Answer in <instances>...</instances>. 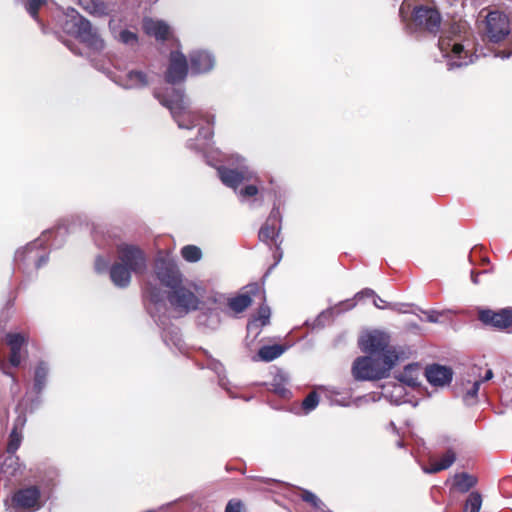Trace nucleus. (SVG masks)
<instances>
[{"label": "nucleus", "mask_w": 512, "mask_h": 512, "mask_svg": "<svg viewBox=\"0 0 512 512\" xmlns=\"http://www.w3.org/2000/svg\"><path fill=\"white\" fill-rule=\"evenodd\" d=\"M117 261L127 266L135 275H143L147 270V257L145 252L132 244L117 246Z\"/></svg>", "instance_id": "nucleus-6"}, {"label": "nucleus", "mask_w": 512, "mask_h": 512, "mask_svg": "<svg viewBox=\"0 0 512 512\" xmlns=\"http://www.w3.org/2000/svg\"><path fill=\"white\" fill-rule=\"evenodd\" d=\"M466 64H467V62H456L455 61V62L451 63V66L460 67V66L466 65Z\"/></svg>", "instance_id": "nucleus-50"}, {"label": "nucleus", "mask_w": 512, "mask_h": 512, "mask_svg": "<svg viewBox=\"0 0 512 512\" xmlns=\"http://www.w3.org/2000/svg\"><path fill=\"white\" fill-rule=\"evenodd\" d=\"M456 455L452 450L446 451L442 457L436 461L431 463L428 472L437 473L442 470L448 469L455 461Z\"/></svg>", "instance_id": "nucleus-28"}, {"label": "nucleus", "mask_w": 512, "mask_h": 512, "mask_svg": "<svg viewBox=\"0 0 512 512\" xmlns=\"http://www.w3.org/2000/svg\"><path fill=\"white\" fill-rule=\"evenodd\" d=\"M281 213L279 207L274 206L264 225L261 227L258 237L269 245L274 244L279 249L278 236L281 228Z\"/></svg>", "instance_id": "nucleus-14"}, {"label": "nucleus", "mask_w": 512, "mask_h": 512, "mask_svg": "<svg viewBox=\"0 0 512 512\" xmlns=\"http://www.w3.org/2000/svg\"><path fill=\"white\" fill-rule=\"evenodd\" d=\"M512 55V50H501L496 53V56H500L502 58H508Z\"/></svg>", "instance_id": "nucleus-46"}, {"label": "nucleus", "mask_w": 512, "mask_h": 512, "mask_svg": "<svg viewBox=\"0 0 512 512\" xmlns=\"http://www.w3.org/2000/svg\"><path fill=\"white\" fill-rule=\"evenodd\" d=\"M6 343L10 348L9 363L18 367L21 364V349L27 343V338L21 333H7Z\"/></svg>", "instance_id": "nucleus-19"}, {"label": "nucleus", "mask_w": 512, "mask_h": 512, "mask_svg": "<svg viewBox=\"0 0 512 512\" xmlns=\"http://www.w3.org/2000/svg\"><path fill=\"white\" fill-rule=\"evenodd\" d=\"M300 498L302 501L312 506L317 512L324 511V508H326V505L313 492L309 490H301Z\"/></svg>", "instance_id": "nucleus-31"}, {"label": "nucleus", "mask_w": 512, "mask_h": 512, "mask_svg": "<svg viewBox=\"0 0 512 512\" xmlns=\"http://www.w3.org/2000/svg\"><path fill=\"white\" fill-rule=\"evenodd\" d=\"M479 274H480V272H475L474 270L471 271V280L474 284L479 283V280H478Z\"/></svg>", "instance_id": "nucleus-47"}, {"label": "nucleus", "mask_w": 512, "mask_h": 512, "mask_svg": "<svg viewBox=\"0 0 512 512\" xmlns=\"http://www.w3.org/2000/svg\"><path fill=\"white\" fill-rule=\"evenodd\" d=\"M167 300L171 308L180 316L187 315L199 308L200 300L196 294L184 286L179 284L176 288H172L167 292Z\"/></svg>", "instance_id": "nucleus-4"}, {"label": "nucleus", "mask_w": 512, "mask_h": 512, "mask_svg": "<svg viewBox=\"0 0 512 512\" xmlns=\"http://www.w3.org/2000/svg\"><path fill=\"white\" fill-rule=\"evenodd\" d=\"M244 291L228 300V307L235 313H242L253 302L255 297L265 301L264 289L258 283H251L244 287Z\"/></svg>", "instance_id": "nucleus-11"}, {"label": "nucleus", "mask_w": 512, "mask_h": 512, "mask_svg": "<svg viewBox=\"0 0 512 512\" xmlns=\"http://www.w3.org/2000/svg\"><path fill=\"white\" fill-rule=\"evenodd\" d=\"M376 294L374 292V290L370 289V288H365L363 289L362 291H360L359 293L356 294V298H363V297H375Z\"/></svg>", "instance_id": "nucleus-42"}, {"label": "nucleus", "mask_w": 512, "mask_h": 512, "mask_svg": "<svg viewBox=\"0 0 512 512\" xmlns=\"http://www.w3.org/2000/svg\"><path fill=\"white\" fill-rule=\"evenodd\" d=\"M149 299L152 303L157 304L163 300V295L160 289L156 286H150L148 288Z\"/></svg>", "instance_id": "nucleus-38"}, {"label": "nucleus", "mask_w": 512, "mask_h": 512, "mask_svg": "<svg viewBox=\"0 0 512 512\" xmlns=\"http://www.w3.org/2000/svg\"><path fill=\"white\" fill-rule=\"evenodd\" d=\"M242 510L243 503L239 499H231L225 507V512H242Z\"/></svg>", "instance_id": "nucleus-40"}, {"label": "nucleus", "mask_w": 512, "mask_h": 512, "mask_svg": "<svg viewBox=\"0 0 512 512\" xmlns=\"http://www.w3.org/2000/svg\"><path fill=\"white\" fill-rule=\"evenodd\" d=\"M48 365L44 361H40L34 372V391L36 393H41V391L44 389L47 381L48 376Z\"/></svg>", "instance_id": "nucleus-25"}, {"label": "nucleus", "mask_w": 512, "mask_h": 512, "mask_svg": "<svg viewBox=\"0 0 512 512\" xmlns=\"http://www.w3.org/2000/svg\"><path fill=\"white\" fill-rule=\"evenodd\" d=\"M481 381H475L470 390L467 391V396L476 397L480 388Z\"/></svg>", "instance_id": "nucleus-43"}, {"label": "nucleus", "mask_w": 512, "mask_h": 512, "mask_svg": "<svg viewBox=\"0 0 512 512\" xmlns=\"http://www.w3.org/2000/svg\"><path fill=\"white\" fill-rule=\"evenodd\" d=\"M270 314H271L270 308L267 305H265V304L260 305V307L258 309L257 320L260 321L261 326H265L269 323Z\"/></svg>", "instance_id": "nucleus-36"}, {"label": "nucleus", "mask_w": 512, "mask_h": 512, "mask_svg": "<svg viewBox=\"0 0 512 512\" xmlns=\"http://www.w3.org/2000/svg\"><path fill=\"white\" fill-rule=\"evenodd\" d=\"M84 11L92 16L102 17L108 15V6L103 0H74Z\"/></svg>", "instance_id": "nucleus-22"}, {"label": "nucleus", "mask_w": 512, "mask_h": 512, "mask_svg": "<svg viewBox=\"0 0 512 512\" xmlns=\"http://www.w3.org/2000/svg\"><path fill=\"white\" fill-rule=\"evenodd\" d=\"M33 252L32 246H27L24 248L22 252H18V256H23V258H30V254Z\"/></svg>", "instance_id": "nucleus-45"}, {"label": "nucleus", "mask_w": 512, "mask_h": 512, "mask_svg": "<svg viewBox=\"0 0 512 512\" xmlns=\"http://www.w3.org/2000/svg\"><path fill=\"white\" fill-rule=\"evenodd\" d=\"M492 377H493V372H492V370H491V369H489V370H487V371H486L485 376H484V378L481 380V382H482V381H488V380L492 379Z\"/></svg>", "instance_id": "nucleus-48"}, {"label": "nucleus", "mask_w": 512, "mask_h": 512, "mask_svg": "<svg viewBox=\"0 0 512 512\" xmlns=\"http://www.w3.org/2000/svg\"><path fill=\"white\" fill-rule=\"evenodd\" d=\"M374 305L379 308V309H385L388 307L387 305V302L383 299H381L379 296H375L374 297V301H373Z\"/></svg>", "instance_id": "nucleus-44"}, {"label": "nucleus", "mask_w": 512, "mask_h": 512, "mask_svg": "<svg viewBox=\"0 0 512 512\" xmlns=\"http://www.w3.org/2000/svg\"><path fill=\"white\" fill-rule=\"evenodd\" d=\"M181 255L187 262H197L202 257V251L195 245H186L181 249Z\"/></svg>", "instance_id": "nucleus-32"}, {"label": "nucleus", "mask_w": 512, "mask_h": 512, "mask_svg": "<svg viewBox=\"0 0 512 512\" xmlns=\"http://www.w3.org/2000/svg\"><path fill=\"white\" fill-rule=\"evenodd\" d=\"M75 28L78 38L82 43L86 44L93 50H103L105 46L104 41L94 30L91 22L87 18L80 16L75 23Z\"/></svg>", "instance_id": "nucleus-15"}, {"label": "nucleus", "mask_w": 512, "mask_h": 512, "mask_svg": "<svg viewBox=\"0 0 512 512\" xmlns=\"http://www.w3.org/2000/svg\"><path fill=\"white\" fill-rule=\"evenodd\" d=\"M132 271L118 261L114 262L110 267V279L113 284L119 288H126L131 283Z\"/></svg>", "instance_id": "nucleus-20"}, {"label": "nucleus", "mask_w": 512, "mask_h": 512, "mask_svg": "<svg viewBox=\"0 0 512 512\" xmlns=\"http://www.w3.org/2000/svg\"><path fill=\"white\" fill-rule=\"evenodd\" d=\"M477 483V479L468 474V473H465V472H462V473H458L454 476V487L462 492V493H466L468 492L471 488H473Z\"/></svg>", "instance_id": "nucleus-26"}, {"label": "nucleus", "mask_w": 512, "mask_h": 512, "mask_svg": "<svg viewBox=\"0 0 512 512\" xmlns=\"http://www.w3.org/2000/svg\"><path fill=\"white\" fill-rule=\"evenodd\" d=\"M22 442V431L12 429L8 438L6 451L8 454H14Z\"/></svg>", "instance_id": "nucleus-33"}, {"label": "nucleus", "mask_w": 512, "mask_h": 512, "mask_svg": "<svg viewBox=\"0 0 512 512\" xmlns=\"http://www.w3.org/2000/svg\"><path fill=\"white\" fill-rule=\"evenodd\" d=\"M478 319L486 326L505 330L512 327V308H504L497 312L491 309H481L478 312Z\"/></svg>", "instance_id": "nucleus-13"}, {"label": "nucleus", "mask_w": 512, "mask_h": 512, "mask_svg": "<svg viewBox=\"0 0 512 512\" xmlns=\"http://www.w3.org/2000/svg\"><path fill=\"white\" fill-rule=\"evenodd\" d=\"M47 0H27L26 10L36 21H39V10L46 5Z\"/></svg>", "instance_id": "nucleus-34"}, {"label": "nucleus", "mask_w": 512, "mask_h": 512, "mask_svg": "<svg viewBox=\"0 0 512 512\" xmlns=\"http://www.w3.org/2000/svg\"><path fill=\"white\" fill-rule=\"evenodd\" d=\"M419 374L420 365L414 363L406 365L404 369L395 376V378L407 386L416 387L419 385Z\"/></svg>", "instance_id": "nucleus-21"}, {"label": "nucleus", "mask_w": 512, "mask_h": 512, "mask_svg": "<svg viewBox=\"0 0 512 512\" xmlns=\"http://www.w3.org/2000/svg\"><path fill=\"white\" fill-rule=\"evenodd\" d=\"M154 97L160 104L169 109L172 117L180 128L192 129L196 125L197 114L189 110L183 91L172 89L171 95L166 96L155 91Z\"/></svg>", "instance_id": "nucleus-2"}, {"label": "nucleus", "mask_w": 512, "mask_h": 512, "mask_svg": "<svg viewBox=\"0 0 512 512\" xmlns=\"http://www.w3.org/2000/svg\"><path fill=\"white\" fill-rule=\"evenodd\" d=\"M47 261V257L41 256L38 258L36 267L39 268L43 263Z\"/></svg>", "instance_id": "nucleus-49"}, {"label": "nucleus", "mask_w": 512, "mask_h": 512, "mask_svg": "<svg viewBox=\"0 0 512 512\" xmlns=\"http://www.w3.org/2000/svg\"><path fill=\"white\" fill-rule=\"evenodd\" d=\"M199 134H200V135H201V134H204V135H205L204 128H201V129L199 130Z\"/></svg>", "instance_id": "nucleus-55"}, {"label": "nucleus", "mask_w": 512, "mask_h": 512, "mask_svg": "<svg viewBox=\"0 0 512 512\" xmlns=\"http://www.w3.org/2000/svg\"><path fill=\"white\" fill-rule=\"evenodd\" d=\"M153 271L155 278L168 290L183 283V275L178 265L169 257H157Z\"/></svg>", "instance_id": "nucleus-5"}, {"label": "nucleus", "mask_w": 512, "mask_h": 512, "mask_svg": "<svg viewBox=\"0 0 512 512\" xmlns=\"http://www.w3.org/2000/svg\"><path fill=\"white\" fill-rule=\"evenodd\" d=\"M425 375L431 385L444 386L451 382L453 371L449 367L433 364L426 368Z\"/></svg>", "instance_id": "nucleus-18"}, {"label": "nucleus", "mask_w": 512, "mask_h": 512, "mask_svg": "<svg viewBox=\"0 0 512 512\" xmlns=\"http://www.w3.org/2000/svg\"><path fill=\"white\" fill-rule=\"evenodd\" d=\"M217 172L223 184L233 189H237L243 183L260 182L256 173L248 167L232 169L222 166Z\"/></svg>", "instance_id": "nucleus-9"}, {"label": "nucleus", "mask_w": 512, "mask_h": 512, "mask_svg": "<svg viewBox=\"0 0 512 512\" xmlns=\"http://www.w3.org/2000/svg\"><path fill=\"white\" fill-rule=\"evenodd\" d=\"M41 492L37 486H29L17 490L12 497L14 508L36 511L41 507Z\"/></svg>", "instance_id": "nucleus-12"}, {"label": "nucleus", "mask_w": 512, "mask_h": 512, "mask_svg": "<svg viewBox=\"0 0 512 512\" xmlns=\"http://www.w3.org/2000/svg\"><path fill=\"white\" fill-rule=\"evenodd\" d=\"M319 403V395L316 391H311L302 402V409L309 413L314 410Z\"/></svg>", "instance_id": "nucleus-35"}, {"label": "nucleus", "mask_w": 512, "mask_h": 512, "mask_svg": "<svg viewBox=\"0 0 512 512\" xmlns=\"http://www.w3.org/2000/svg\"><path fill=\"white\" fill-rule=\"evenodd\" d=\"M389 344V335L378 330L363 335L359 340L361 350L375 357H384L388 351H396Z\"/></svg>", "instance_id": "nucleus-7"}, {"label": "nucleus", "mask_w": 512, "mask_h": 512, "mask_svg": "<svg viewBox=\"0 0 512 512\" xmlns=\"http://www.w3.org/2000/svg\"><path fill=\"white\" fill-rule=\"evenodd\" d=\"M285 350L286 347L283 345H265L259 349L258 356L262 361L270 362L280 357Z\"/></svg>", "instance_id": "nucleus-24"}, {"label": "nucleus", "mask_w": 512, "mask_h": 512, "mask_svg": "<svg viewBox=\"0 0 512 512\" xmlns=\"http://www.w3.org/2000/svg\"><path fill=\"white\" fill-rule=\"evenodd\" d=\"M127 88H143L149 84L148 76L145 72L139 70H131L126 75Z\"/></svg>", "instance_id": "nucleus-27"}, {"label": "nucleus", "mask_w": 512, "mask_h": 512, "mask_svg": "<svg viewBox=\"0 0 512 512\" xmlns=\"http://www.w3.org/2000/svg\"><path fill=\"white\" fill-rule=\"evenodd\" d=\"M119 39L125 44L137 42V35L130 30H123L119 34Z\"/></svg>", "instance_id": "nucleus-39"}, {"label": "nucleus", "mask_w": 512, "mask_h": 512, "mask_svg": "<svg viewBox=\"0 0 512 512\" xmlns=\"http://www.w3.org/2000/svg\"><path fill=\"white\" fill-rule=\"evenodd\" d=\"M396 351H388L384 357L361 356L355 359L352 375L356 380H380L389 376L390 371L398 361Z\"/></svg>", "instance_id": "nucleus-1"}, {"label": "nucleus", "mask_w": 512, "mask_h": 512, "mask_svg": "<svg viewBox=\"0 0 512 512\" xmlns=\"http://www.w3.org/2000/svg\"><path fill=\"white\" fill-rule=\"evenodd\" d=\"M442 15L435 6L416 5L413 8L409 29L436 36L440 32Z\"/></svg>", "instance_id": "nucleus-3"}, {"label": "nucleus", "mask_w": 512, "mask_h": 512, "mask_svg": "<svg viewBox=\"0 0 512 512\" xmlns=\"http://www.w3.org/2000/svg\"><path fill=\"white\" fill-rule=\"evenodd\" d=\"M211 135H212V132L211 131H207L205 133V135H204V138L209 139V138H211Z\"/></svg>", "instance_id": "nucleus-51"}, {"label": "nucleus", "mask_w": 512, "mask_h": 512, "mask_svg": "<svg viewBox=\"0 0 512 512\" xmlns=\"http://www.w3.org/2000/svg\"><path fill=\"white\" fill-rule=\"evenodd\" d=\"M144 32L157 41L165 42L172 38L170 26L162 20L146 19L143 22Z\"/></svg>", "instance_id": "nucleus-17"}, {"label": "nucleus", "mask_w": 512, "mask_h": 512, "mask_svg": "<svg viewBox=\"0 0 512 512\" xmlns=\"http://www.w3.org/2000/svg\"><path fill=\"white\" fill-rule=\"evenodd\" d=\"M188 74V60L180 51H171L169 55V64L165 72V81L175 85L183 82Z\"/></svg>", "instance_id": "nucleus-10"}, {"label": "nucleus", "mask_w": 512, "mask_h": 512, "mask_svg": "<svg viewBox=\"0 0 512 512\" xmlns=\"http://www.w3.org/2000/svg\"><path fill=\"white\" fill-rule=\"evenodd\" d=\"M199 134H200V135H201V134H204V135H205L204 128H201V129L199 130Z\"/></svg>", "instance_id": "nucleus-54"}, {"label": "nucleus", "mask_w": 512, "mask_h": 512, "mask_svg": "<svg viewBox=\"0 0 512 512\" xmlns=\"http://www.w3.org/2000/svg\"><path fill=\"white\" fill-rule=\"evenodd\" d=\"M482 506V496L478 491H472L464 502L462 512H479Z\"/></svg>", "instance_id": "nucleus-30"}, {"label": "nucleus", "mask_w": 512, "mask_h": 512, "mask_svg": "<svg viewBox=\"0 0 512 512\" xmlns=\"http://www.w3.org/2000/svg\"><path fill=\"white\" fill-rule=\"evenodd\" d=\"M438 45L440 50L447 56H450L451 53L457 59H462V54H465L464 58L467 57V52L464 50L463 45L458 42H452V39L449 37H440Z\"/></svg>", "instance_id": "nucleus-23"}, {"label": "nucleus", "mask_w": 512, "mask_h": 512, "mask_svg": "<svg viewBox=\"0 0 512 512\" xmlns=\"http://www.w3.org/2000/svg\"><path fill=\"white\" fill-rule=\"evenodd\" d=\"M18 461V457L14 456L13 454L4 456L3 461L0 462V474L14 476L19 469Z\"/></svg>", "instance_id": "nucleus-29"}, {"label": "nucleus", "mask_w": 512, "mask_h": 512, "mask_svg": "<svg viewBox=\"0 0 512 512\" xmlns=\"http://www.w3.org/2000/svg\"><path fill=\"white\" fill-rule=\"evenodd\" d=\"M257 183L258 182H251V184L246 185L240 190V195L245 198L256 196L259 192Z\"/></svg>", "instance_id": "nucleus-37"}, {"label": "nucleus", "mask_w": 512, "mask_h": 512, "mask_svg": "<svg viewBox=\"0 0 512 512\" xmlns=\"http://www.w3.org/2000/svg\"><path fill=\"white\" fill-rule=\"evenodd\" d=\"M212 122H213V117H212V118H211V117H209V118L207 119V123L211 124Z\"/></svg>", "instance_id": "nucleus-53"}, {"label": "nucleus", "mask_w": 512, "mask_h": 512, "mask_svg": "<svg viewBox=\"0 0 512 512\" xmlns=\"http://www.w3.org/2000/svg\"><path fill=\"white\" fill-rule=\"evenodd\" d=\"M188 59L193 74L207 73L215 66V58L207 50H193L189 53Z\"/></svg>", "instance_id": "nucleus-16"}, {"label": "nucleus", "mask_w": 512, "mask_h": 512, "mask_svg": "<svg viewBox=\"0 0 512 512\" xmlns=\"http://www.w3.org/2000/svg\"><path fill=\"white\" fill-rule=\"evenodd\" d=\"M510 33L508 17L499 11H492L486 17L485 35L489 42L499 43Z\"/></svg>", "instance_id": "nucleus-8"}, {"label": "nucleus", "mask_w": 512, "mask_h": 512, "mask_svg": "<svg viewBox=\"0 0 512 512\" xmlns=\"http://www.w3.org/2000/svg\"><path fill=\"white\" fill-rule=\"evenodd\" d=\"M26 421H27V419H26L25 413H20L16 417L12 429H16L17 431H22L24 426H25V424H26Z\"/></svg>", "instance_id": "nucleus-41"}, {"label": "nucleus", "mask_w": 512, "mask_h": 512, "mask_svg": "<svg viewBox=\"0 0 512 512\" xmlns=\"http://www.w3.org/2000/svg\"><path fill=\"white\" fill-rule=\"evenodd\" d=\"M5 374L11 376L14 382L16 381V377L14 376V374L9 373V372H5Z\"/></svg>", "instance_id": "nucleus-52"}]
</instances>
